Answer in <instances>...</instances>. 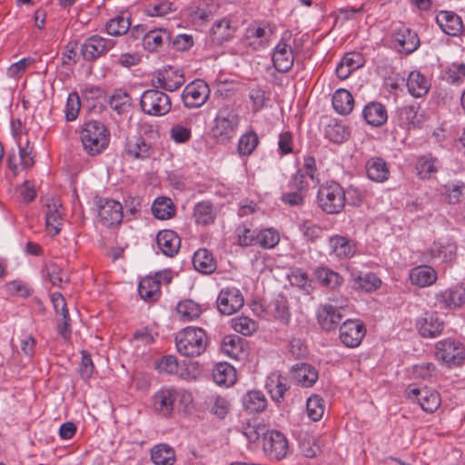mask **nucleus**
Segmentation results:
<instances>
[{"label": "nucleus", "mask_w": 465, "mask_h": 465, "mask_svg": "<svg viewBox=\"0 0 465 465\" xmlns=\"http://www.w3.org/2000/svg\"><path fill=\"white\" fill-rule=\"evenodd\" d=\"M207 342L206 332L202 328L186 327L175 336L177 351L187 358L203 354L206 350Z\"/></svg>", "instance_id": "1"}, {"label": "nucleus", "mask_w": 465, "mask_h": 465, "mask_svg": "<svg viewBox=\"0 0 465 465\" xmlns=\"http://www.w3.org/2000/svg\"><path fill=\"white\" fill-rule=\"evenodd\" d=\"M80 138L87 153L95 155L107 148L110 133L103 123L91 120L82 126Z\"/></svg>", "instance_id": "2"}, {"label": "nucleus", "mask_w": 465, "mask_h": 465, "mask_svg": "<svg viewBox=\"0 0 465 465\" xmlns=\"http://www.w3.org/2000/svg\"><path fill=\"white\" fill-rule=\"evenodd\" d=\"M240 122L241 117L235 110L223 107L214 118L211 134L217 142L227 143L236 135Z\"/></svg>", "instance_id": "3"}, {"label": "nucleus", "mask_w": 465, "mask_h": 465, "mask_svg": "<svg viewBox=\"0 0 465 465\" xmlns=\"http://www.w3.org/2000/svg\"><path fill=\"white\" fill-rule=\"evenodd\" d=\"M317 203L324 213H339L345 206V190L338 183H326L319 187Z\"/></svg>", "instance_id": "4"}, {"label": "nucleus", "mask_w": 465, "mask_h": 465, "mask_svg": "<svg viewBox=\"0 0 465 465\" xmlns=\"http://www.w3.org/2000/svg\"><path fill=\"white\" fill-rule=\"evenodd\" d=\"M262 446L264 454L272 460L285 458L289 450L287 438L278 430L262 431Z\"/></svg>", "instance_id": "5"}, {"label": "nucleus", "mask_w": 465, "mask_h": 465, "mask_svg": "<svg viewBox=\"0 0 465 465\" xmlns=\"http://www.w3.org/2000/svg\"><path fill=\"white\" fill-rule=\"evenodd\" d=\"M347 306V302L331 300L329 303L322 305L317 312V319L321 327L331 331L335 330L343 319L342 311Z\"/></svg>", "instance_id": "6"}, {"label": "nucleus", "mask_w": 465, "mask_h": 465, "mask_svg": "<svg viewBox=\"0 0 465 465\" xmlns=\"http://www.w3.org/2000/svg\"><path fill=\"white\" fill-rule=\"evenodd\" d=\"M141 107L145 114L163 115L171 109L169 96L159 89H146L141 95Z\"/></svg>", "instance_id": "7"}, {"label": "nucleus", "mask_w": 465, "mask_h": 465, "mask_svg": "<svg viewBox=\"0 0 465 465\" xmlns=\"http://www.w3.org/2000/svg\"><path fill=\"white\" fill-rule=\"evenodd\" d=\"M178 398L191 401V394L172 388H163L155 392L153 397V410L163 417H169L173 413L174 402Z\"/></svg>", "instance_id": "8"}, {"label": "nucleus", "mask_w": 465, "mask_h": 465, "mask_svg": "<svg viewBox=\"0 0 465 465\" xmlns=\"http://www.w3.org/2000/svg\"><path fill=\"white\" fill-rule=\"evenodd\" d=\"M405 394L408 400L418 402L420 408L428 413H433L440 405L439 392L428 387L417 388L410 385Z\"/></svg>", "instance_id": "9"}, {"label": "nucleus", "mask_w": 465, "mask_h": 465, "mask_svg": "<svg viewBox=\"0 0 465 465\" xmlns=\"http://www.w3.org/2000/svg\"><path fill=\"white\" fill-rule=\"evenodd\" d=\"M435 357L449 367L459 366L464 360V348L454 340H443L436 345Z\"/></svg>", "instance_id": "10"}, {"label": "nucleus", "mask_w": 465, "mask_h": 465, "mask_svg": "<svg viewBox=\"0 0 465 465\" xmlns=\"http://www.w3.org/2000/svg\"><path fill=\"white\" fill-rule=\"evenodd\" d=\"M320 128L324 137L333 143H342L350 137L349 126L343 120L323 115L320 120Z\"/></svg>", "instance_id": "11"}, {"label": "nucleus", "mask_w": 465, "mask_h": 465, "mask_svg": "<svg viewBox=\"0 0 465 465\" xmlns=\"http://www.w3.org/2000/svg\"><path fill=\"white\" fill-rule=\"evenodd\" d=\"M391 39L397 45L398 52L405 54H412L420 45L418 34L403 25L393 30Z\"/></svg>", "instance_id": "12"}, {"label": "nucleus", "mask_w": 465, "mask_h": 465, "mask_svg": "<svg viewBox=\"0 0 465 465\" xmlns=\"http://www.w3.org/2000/svg\"><path fill=\"white\" fill-rule=\"evenodd\" d=\"M289 191L282 193L281 200L290 206H299L304 202L308 183L301 172L294 173L288 183Z\"/></svg>", "instance_id": "13"}, {"label": "nucleus", "mask_w": 465, "mask_h": 465, "mask_svg": "<svg viewBox=\"0 0 465 465\" xmlns=\"http://www.w3.org/2000/svg\"><path fill=\"white\" fill-rule=\"evenodd\" d=\"M114 45L111 39H105L100 35L88 37L81 46V54L85 61H94L104 55Z\"/></svg>", "instance_id": "14"}, {"label": "nucleus", "mask_w": 465, "mask_h": 465, "mask_svg": "<svg viewBox=\"0 0 465 465\" xmlns=\"http://www.w3.org/2000/svg\"><path fill=\"white\" fill-rule=\"evenodd\" d=\"M243 296L239 289L226 287L221 290L217 298V308L221 313L231 315L243 305Z\"/></svg>", "instance_id": "15"}, {"label": "nucleus", "mask_w": 465, "mask_h": 465, "mask_svg": "<svg viewBox=\"0 0 465 465\" xmlns=\"http://www.w3.org/2000/svg\"><path fill=\"white\" fill-rule=\"evenodd\" d=\"M365 333L364 324L359 320H346L340 326L341 341L350 348L359 346Z\"/></svg>", "instance_id": "16"}, {"label": "nucleus", "mask_w": 465, "mask_h": 465, "mask_svg": "<svg viewBox=\"0 0 465 465\" xmlns=\"http://www.w3.org/2000/svg\"><path fill=\"white\" fill-rule=\"evenodd\" d=\"M98 215L103 225L106 227L118 225L123 220V206L115 200H100L98 205Z\"/></svg>", "instance_id": "17"}, {"label": "nucleus", "mask_w": 465, "mask_h": 465, "mask_svg": "<svg viewBox=\"0 0 465 465\" xmlns=\"http://www.w3.org/2000/svg\"><path fill=\"white\" fill-rule=\"evenodd\" d=\"M124 152L129 157L144 160L151 156L152 143L141 135L128 137L124 145Z\"/></svg>", "instance_id": "18"}, {"label": "nucleus", "mask_w": 465, "mask_h": 465, "mask_svg": "<svg viewBox=\"0 0 465 465\" xmlns=\"http://www.w3.org/2000/svg\"><path fill=\"white\" fill-rule=\"evenodd\" d=\"M436 300L444 308H460L465 304V286H456L441 291L436 294Z\"/></svg>", "instance_id": "19"}, {"label": "nucleus", "mask_w": 465, "mask_h": 465, "mask_svg": "<svg viewBox=\"0 0 465 465\" xmlns=\"http://www.w3.org/2000/svg\"><path fill=\"white\" fill-rule=\"evenodd\" d=\"M158 87H182L184 84L185 79L182 72L173 66H168L157 72L155 76ZM153 87L155 85L154 78L152 80Z\"/></svg>", "instance_id": "20"}, {"label": "nucleus", "mask_w": 465, "mask_h": 465, "mask_svg": "<svg viewBox=\"0 0 465 465\" xmlns=\"http://www.w3.org/2000/svg\"><path fill=\"white\" fill-rule=\"evenodd\" d=\"M156 242L162 252L169 257L174 256L181 246V239L174 231L163 230L157 233Z\"/></svg>", "instance_id": "21"}, {"label": "nucleus", "mask_w": 465, "mask_h": 465, "mask_svg": "<svg viewBox=\"0 0 465 465\" xmlns=\"http://www.w3.org/2000/svg\"><path fill=\"white\" fill-rule=\"evenodd\" d=\"M294 56L292 47L286 43L280 42L274 48L272 62L279 72H287L293 64Z\"/></svg>", "instance_id": "22"}, {"label": "nucleus", "mask_w": 465, "mask_h": 465, "mask_svg": "<svg viewBox=\"0 0 465 465\" xmlns=\"http://www.w3.org/2000/svg\"><path fill=\"white\" fill-rule=\"evenodd\" d=\"M436 21L441 30L452 36L459 35L463 29L461 18L450 11H441L436 16Z\"/></svg>", "instance_id": "23"}, {"label": "nucleus", "mask_w": 465, "mask_h": 465, "mask_svg": "<svg viewBox=\"0 0 465 465\" xmlns=\"http://www.w3.org/2000/svg\"><path fill=\"white\" fill-rule=\"evenodd\" d=\"M171 35L166 29H153L143 36V45L149 52L159 51L165 45H170Z\"/></svg>", "instance_id": "24"}, {"label": "nucleus", "mask_w": 465, "mask_h": 465, "mask_svg": "<svg viewBox=\"0 0 465 465\" xmlns=\"http://www.w3.org/2000/svg\"><path fill=\"white\" fill-rule=\"evenodd\" d=\"M409 278L412 284L424 288L432 285L437 281L438 274L429 265H419L410 271Z\"/></svg>", "instance_id": "25"}, {"label": "nucleus", "mask_w": 465, "mask_h": 465, "mask_svg": "<svg viewBox=\"0 0 465 465\" xmlns=\"http://www.w3.org/2000/svg\"><path fill=\"white\" fill-rule=\"evenodd\" d=\"M420 334L425 338H435L443 330V322L434 313H427L417 322Z\"/></svg>", "instance_id": "26"}, {"label": "nucleus", "mask_w": 465, "mask_h": 465, "mask_svg": "<svg viewBox=\"0 0 465 465\" xmlns=\"http://www.w3.org/2000/svg\"><path fill=\"white\" fill-rule=\"evenodd\" d=\"M362 116L365 122L373 127L382 126L388 119L385 106L378 102L367 104L362 110Z\"/></svg>", "instance_id": "27"}, {"label": "nucleus", "mask_w": 465, "mask_h": 465, "mask_svg": "<svg viewBox=\"0 0 465 465\" xmlns=\"http://www.w3.org/2000/svg\"><path fill=\"white\" fill-rule=\"evenodd\" d=\"M265 388L274 401L283 400L284 393L289 389L288 380L279 372H272L266 379Z\"/></svg>", "instance_id": "28"}, {"label": "nucleus", "mask_w": 465, "mask_h": 465, "mask_svg": "<svg viewBox=\"0 0 465 465\" xmlns=\"http://www.w3.org/2000/svg\"><path fill=\"white\" fill-rule=\"evenodd\" d=\"M216 214V209L211 202L202 201L194 205L193 218L196 224L206 226L214 223Z\"/></svg>", "instance_id": "29"}, {"label": "nucleus", "mask_w": 465, "mask_h": 465, "mask_svg": "<svg viewBox=\"0 0 465 465\" xmlns=\"http://www.w3.org/2000/svg\"><path fill=\"white\" fill-rule=\"evenodd\" d=\"M456 245L450 240L434 242L430 247V256L435 261L450 262L456 256Z\"/></svg>", "instance_id": "30"}, {"label": "nucleus", "mask_w": 465, "mask_h": 465, "mask_svg": "<svg viewBox=\"0 0 465 465\" xmlns=\"http://www.w3.org/2000/svg\"><path fill=\"white\" fill-rule=\"evenodd\" d=\"M292 378L302 387H312L318 380L314 367L307 363H298L292 368Z\"/></svg>", "instance_id": "31"}, {"label": "nucleus", "mask_w": 465, "mask_h": 465, "mask_svg": "<svg viewBox=\"0 0 465 465\" xmlns=\"http://www.w3.org/2000/svg\"><path fill=\"white\" fill-rule=\"evenodd\" d=\"M162 275L156 273L153 277L142 279L138 285V292L144 301H155L160 296V282Z\"/></svg>", "instance_id": "32"}, {"label": "nucleus", "mask_w": 465, "mask_h": 465, "mask_svg": "<svg viewBox=\"0 0 465 465\" xmlns=\"http://www.w3.org/2000/svg\"><path fill=\"white\" fill-rule=\"evenodd\" d=\"M331 252L339 259H347L353 256L355 248L346 237L334 235L329 239Z\"/></svg>", "instance_id": "33"}, {"label": "nucleus", "mask_w": 465, "mask_h": 465, "mask_svg": "<svg viewBox=\"0 0 465 465\" xmlns=\"http://www.w3.org/2000/svg\"><path fill=\"white\" fill-rule=\"evenodd\" d=\"M193 264L195 270L203 274L213 272L217 267L216 261L207 249H199L194 252Z\"/></svg>", "instance_id": "34"}, {"label": "nucleus", "mask_w": 465, "mask_h": 465, "mask_svg": "<svg viewBox=\"0 0 465 465\" xmlns=\"http://www.w3.org/2000/svg\"><path fill=\"white\" fill-rule=\"evenodd\" d=\"M333 109L341 115L351 113L354 107V98L348 89H336L332 94Z\"/></svg>", "instance_id": "35"}, {"label": "nucleus", "mask_w": 465, "mask_h": 465, "mask_svg": "<svg viewBox=\"0 0 465 465\" xmlns=\"http://www.w3.org/2000/svg\"><path fill=\"white\" fill-rule=\"evenodd\" d=\"M213 378L218 385L229 387L236 381V371L230 363L219 362L213 370Z\"/></svg>", "instance_id": "36"}, {"label": "nucleus", "mask_w": 465, "mask_h": 465, "mask_svg": "<svg viewBox=\"0 0 465 465\" xmlns=\"http://www.w3.org/2000/svg\"><path fill=\"white\" fill-rule=\"evenodd\" d=\"M367 176L378 183L386 181L389 177V168L386 162L381 157H371L366 163Z\"/></svg>", "instance_id": "37"}, {"label": "nucleus", "mask_w": 465, "mask_h": 465, "mask_svg": "<svg viewBox=\"0 0 465 465\" xmlns=\"http://www.w3.org/2000/svg\"><path fill=\"white\" fill-rule=\"evenodd\" d=\"M242 404L249 413L262 412L267 407V400L260 391H248L242 398Z\"/></svg>", "instance_id": "38"}, {"label": "nucleus", "mask_w": 465, "mask_h": 465, "mask_svg": "<svg viewBox=\"0 0 465 465\" xmlns=\"http://www.w3.org/2000/svg\"><path fill=\"white\" fill-rule=\"evenodd\" d=\"M211 89H183L182 99L188 108H198L208 99Z\"/></svg>", "instance_id": "39"}, {"label": "nucleus", "mask_w": 465, "mask_h": 465, "mask_svg": "<svg viewBox=\"0 0 465 465\" xmlns=\"http://www.w3.org/2000/svg\"><path fill=\"white\" fill-rule=\"evenodd\" d=\"M131 27V17L126 12H121L114 18L109 20L106 24V31L111 35H123L128 32Z\"/></svg>", "instance_id": "40"}, {"label": "nucleus", "mask_w": 465, "mask_h": 465, "mask_svg": "<svg viewBox=\"0 0 465 465\" xmlns=\"http://www.w3.org/2000/svg\"><path fill=\"white\" fill-rule=\"evenodd\" d=\"M314 275L322 285L329 289H336L343 282L342 277L338 272L325 267L316 268Z\"/></svg>", "instance_id": "41"}, {"label": "nucleus", "mask_w": 465, "mask_h": 465, "mask_svg": "<svg viewBox=\"0 0 465 465\" xmlns=\"http://www.w3.org/2000/svg\"><path fill=\"white\" fill-rule=\"evenodd\" d=\"M151 458L156 465H173L175 460V452L172 447L162 443L152 449Z\"/></svg>", "instance_id": "42"}, {"label": "nucleus", "mask_w": 465, "mask_h": 465, "mask_svg": "<svg viewBox=\"0 0 465 465\" xmlns=\"http://www.w3.org/2000/svg\"><path fill=\"white\" fill-rule=\"evenodd\" d=\"M152 213L159 220L170 219L174 215L175 210L171 199L161 197L154 200Z\"/></svg>", "instance_id": "43"}, {"label": "nucleus", "mask_w": 465, "mask_h": 465, "mask_svg": "<svg viewBox=\"0 0 465 465\" xmlns=\"http://www.w3.org/2000/svg\"><path fill=\"white\" fill-rule=\"evenodd\" d=\"M46 207L45 223L47 230L52 235H56L61 231V213L56 203H47Z\"/></svg>", "instance_id": "44"}, {"label": "nucleus", "mask_w": 465, "mask_h": 465, "mask_svg": "<svg viewBox=\"0 0 465 465\" xmlns=\"http://www.w3.org/2000/svg\"><path fill=\"white\" fill-rule=\"evenodd\" d=\"M417 110L418 107L414 104L401 108L399 110L401 125L408 129L419 127L420 121L418 116Z\"/></svg>", "instance_id": "45"}, {"label": "nucleus", "mask_w": 465, "mask_h": 465, "mask_svg": "<svg viewBox=\"0 0 465 465\" xmlns=\"http://www.w3.org/2000/svg\"><path fill=\"white\" fill-rule=\"evenodd\" d=\"M109 105L118 114H122L131 105V96L124 89H115L114 94L110 95Z\"/></svg>", "instance_id": "46"}, {"label": "nucleus", "mask_w": 465, "mask_h": 465, "mask_svg": "<svg viewBox=\"0 0 465 465\" xmlns=\"http://www.w3.org/2000/svg\"><path fill=\"white\" fill-rule=\"evenodd\" d=\"M265 34V29L262 27L249 26L244 35V41L247 45L253 49H259L266 44Z\"/></svg>", "instance_id": "47"}, {"label": "nucleus", "mask_w": 465, "mask_h": 465, "mask_svg": "<svg viewBox=\"0 0 465 465\" xmlns=\"http://www.w3.org/2000/svg\"><path fill=\"white\" fill-rule=\"evenodd\" d=\"M177 312L184 320L192 321L201 315L202 309L193 300H185L177 304Z\"/></svg>", "instance_id": "48"}, {"label": "nucleus", "mask_w": 465, "mask_h": 465, "mask_svg": "<svg viewBox=\"0 0 465 465\" xmlns=\"http://www.w3.org/2000/svg\"><path fill=\"white\" fill-rule=\"evenodd\" d=\"M255 239H257L256 244L264 249H272L278 244L280 235L272 228H268L260 231Z\"/></svg>", "instance_id": "49"}, {"label": "nucleus", "mask_w": 465, "mask_h": 465, "mask_svg": "<svg viewBox=\"0 0 465 465\" xmlns=\"http://www.w3.org/2000/svg\"><path fill=\"white\" fill-rule=\"evenodd\" d=\"M306 410L308 417L313 421H318L322 419L324 412L323 400L318 395L309 397Z\"/></svg>", "instance_id": "50"}, {"label": "nucleus", "mask_w": 465, "mask_h": 465, "mask_svg": "<svg viewBox=\"0 0 465 465\" xmlns=\"http://www.w3.org/2000/svg\"><path fill=\"white\" fill-rule=\"evenodd\" d=\"M232 328L235 331L248 336L257 330V323L247 316H239L232 320Z\"/></svg>", "instance_id": "51"}, {"label": "nucleus", "mask_w": 465, "mask_h": 465, "mask_svg": "<svg viewBox=\"0 0 465 465\" xmlns=\"http://www.w3.org/2000/svg\"><path fill=\"white\" fill-rule=\"evenodd\" d=\"M416 170L420 178L427 179L438 171L437 160L425 156L420 157L417 161Z\"/></svg>", "instance_id": "52"}, {"label": "nucleus", "mask_w": 465, "mask_h": 465, "mask_svg": "<svg viewBox=\"0 0 465 465\" xmlns=\"http://www.w3.org/2000/svg\"><path fill=\"white\" fill-rule=\"evenodd\" d=\"M465 189L462 182L450 183L444 186V193L450 204H456L460 201Z\"/></svg>", "instance_id": "53"}, {"label": "nucleus", "mask_w": 465, "mask_h": 465, "mask_svg": "<svg viewBox=\"0 0 465 465\" xmlns=\"http://www.w3.org/2000/svg\"><path fill=\"white\" fill-rule=\"evenodd\" d=\"M81 107L80 96L76 92H72L68 94L65 104V118L68 122L74 121L77 118Z\"/></svg>", "instance_id": "54"}, {"label": "nucleus", "mask_w": 465, "mask_h": 465, "mask_svg": "<svg viewBox=\"0 0 465 465\" xmlns=\"http://www.w3.org/2000/svg\"><path fill=\"white\" fill-rule=\"evenodd\" d=\"M271 306L275 318L283 322H288L291 314L287 306V301L283 296L276 297L272 302Z\"/></svg>", "instance_id": "55"}, {"label": "nucleus", "mask_w": 465, "mask_h": 465, "mask_svg": "<svg viewBox=\"0 0 465 465\" xmlns=\"http://www.w3.org/2000/svg\"><path fill=\"white\" fill-rule=\"evenodd\" d=\"M355 281L361 289L368 292L377 290L381 284L380 278L372 272L359 275Z\"/></svg>", "instance_id": "56"}, {"label": "nucleus", "mask_w": 465, "mask_h": 465, "mask_svg": "<svg viewBox=\"0 0 465 465\" xmlns=\"http://www.w3.org/2000/svg\"><path fill=\"white\" fill-rule=\"evenodd\" d=\"M258 144L255 133H247L241 136L238 143V151L242 155H250Z\"/></svg>", "instance_id": "57"}, {"label": "nucleus", "mask_w": 465, "mask_h": 465, "mask_svg": "<svg viewBox=\"0 0 465 465\" xmlns=\"http://www.w3.org/2000/svg\"><path fill=\"white\" fill-rule=\"evenodd\" d=\"M174 10V2L173 0H163L152 7L148 6L145 9V14L149 16H163Z\"/></svg>", "instance_id": "58"}, {"label": "nucleus", "mask_w": 465, "mask_h": 465, "mask_svg": "<svg viewBox=\"0 0 465 465\" xmlns=\"http://www.w3.org/2000/svg\"><path fill=\"white\" fill-rule=\"evenodd\" d=\"M35 63L32 57H24L19 61L12 64L6 71V74L11 78H19L26 69Z\"/></svg>", "instance_id": "59"}, {"label": "nucleus", "mask_w": 465, "mask_h": 465, "mask_svg": "<svg viewBox=\"0 0 465 465\" xmlns=\"http://www.w3.org/2000/svg\"><path fill=\"white\" fill-rule=\"evenodd\" d=\"M192 136L191 128L182 124H175L170 129V137L176 143H184Z\"/></svg>", "instance_id": "60"}, {"label": "nucleus", "mask_w": 465, "mask_h": 465, "mask_svg": "<svg viewBox=\"0 0 465 465\" xmlns=\"http://www.w3.org/2000/svg\"><path fill=\"white\" fill-rule=\"evenodd\" d=\"M156 369L160 372H164L167 374L175 373L178 370V361L175 356L167 355L163 357L157 363Z\"/></svg>", "instance_id": "61"}, {"label": "nucleus", "mask_w": 465, "mask_h": 465, "mask_svg": "<svg viewBox=\"0 0 465 465\" xmlns=\"http://www.w3.org/2000/svg\"><path fill=\"white\" fill-rule=\"evenodd\" d=\"M301 232H302L303 236L312 242L316 241L317 239L321 238L323 231L322 227L312 223V222H304L301 227Z\"/></svg>", "instance_id": "62"}, {"label": "nucleus", "mask_w": 465, "mask_h": 465, "mask_svg": "<svg viewBox=\"0 0 465 465\" xmlns=\"http://www.w3.org/2000/svg\"><path fill=\"white\" fill-rule=\"evenodd\" d=\"M303 175L310 177L312 182L320 183L319 173H317L316 161L312 156H306L303 160V171H299Z\"/></svg>", "instance_id": "63"}, {"label": "nucleus", "mask_w": 465, "mask_h": 465, "mask_svg": "<svg viewBox=\"0 0 465 465\" xmlns=\"http://www.w3.org/2000/svg\"><path fill=\"white\" fill-rule=\"evenodd\" d=\"M170 45H172L174 50L183 52L193 46V39L190 35L182 34L176 35L174 39H171Z\"/></svg>", "instance_id": "64"}]
</instances>
